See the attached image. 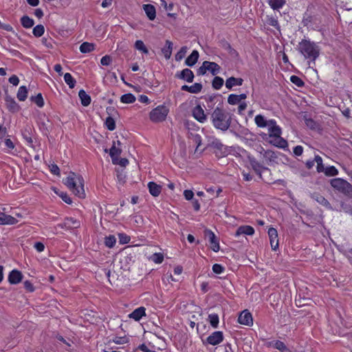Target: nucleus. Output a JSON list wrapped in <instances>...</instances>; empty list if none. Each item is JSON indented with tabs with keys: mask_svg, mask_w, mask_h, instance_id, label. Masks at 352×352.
<instances>
[{
	"mask_svg": "<svg viewBox=\"0 0 352 352\" xmlns=\"http://www.w3.org/2000/svg\"><path fill=\"white\" fill-rule=\"evenodd\" d=\"M220 70L221 67L217 63L205 60L197 69V74L198 76H203L207 71H209L213 76H216L220 72Z\"/></svg>",
	"mask_w": 352,
	"mask_h": 352,
	"instance_id": "obj_6",
	"label": "nucleus"
},
{
	"mask_svg": "<svg viewBox=\"0 0 352 352\" xmlns=\"http://www.w3.org/2000/svg\"><path fill=\"white\" fill-rule=\"evenodd\" d=\"M135 99L136 98L133 94H132L131 93H128V94H125L121 96L120 101L122 103L131 104L135 101Z\"/></svg>",
	"mask_w": 352,
	"mask_h": 352,
	"instance_id": "obj_37",
	"label": "nucleus"
},
{
	"mask_svg": "<svg viewBox=\"0 0 352 352\" xmlns=\"http://www.w3.org/2000/svg\"><path fill=\"white\" fill-rule=\"evenodd\" d=\"M219 46L228 52L231 55L236 53V50L232 47L231 45L226 39L220 41Z\"/></svg>",
	"mask_w": 352,
	"mask_h": 352,
	"instance_id": "obj_34",
	"label": "nucleus"
},
{
	"mask_svg": "<svg viewBox=\"0 0 352 352\" xmlns=\"http://www.w3.org/2000/svg\"><path fill=\"white\" fill-rule=\"evenodd\" d=\"M6 104L8 109L12 113H16L20 110V106L16 102L14 99L10 95L6 94L5 96Z\"/></svg>",
	"mask_w": 352,
	"mask_h": 352,
	"instance_id": "obj_12",
	"label": "nucleus"
},
{
	"mask_svg": "<svg viewBox=\"0 0 352 352\" xmlns=\"http://www.w3.org/2000/svg\"><path fill=\"white\" fill-rule=\"evenodd\" d=\"M64 184L78 197L84 198V179L80 175L71 172L67 177Z\"/></svg>",
	"mask_w": 352,
	"mask_h": 352,
	"instance_id": "obj_3",
	"label": "nucleus"
},
{
	"mask_svg": "<svg viewBox=\"0 0 352 352\" xmlns=\"http://www.w3.org/2000/svg\"><path fill=\"white\" fill-rule=\"evenodd\" d=\"M330 184L335 190L346 197H352V184L346 180L336 177L330 180Z\"/></svg>",
	"mask_w": 352,
	"mask_h": 352,
	"instance_id": "obj_4",
	"label": "nucleus"
},
{
	"mask_svg": "<svg viewBox=\"0 0 352 352\" xmlns=\"http://www.w3.org/2000/svg\"><path fill=\"white\" fill-rule=\"evenodd\" d=\"M122 149L116 146V142H113V145L109 151V155L112 159L113 164H116L118 160V156L121 154Z\"/></svg>",
	"mask_w": 352,
	"mask_h": 352,
	"instance_id": "obj_22",
	"label": "nucleus"
},
{
	"mask_svg": "<svg viewBox=\"0 0 352 352\" xmlns=\"http://www.w3.org/2000/svg\"><path fill=\"white\" fill-rule=\"evenodd\" d=\"M113 342L118 344H125L128 342V338L126 336H116L113 339Z\"/></svg>",
	"mask_w": 352,
	"mask_h": 352,
	"instance_id": "obj_60",
	"label": "nucleus"
},
{
	"mask_svg": "<svg viewBox=\"0 0 352 352\" xmlns=\"http://www.w3.org/2000/svg\"><path fill=\"white\" fill-rule=\"evenodd\" d=\"M21 23L22 26L25 28H30L34 25V20L27 15L21 17Z\"/></svg>",
	"mask_w": 352,
	"mask_h": 352,
	"instance_id": "obj_35",
	"label": "nucleus"
},
{
	"mask_svg": "<svg viewBox=\"0 0 352 352\" xmlns=\"http://www.w3.org/2000/svg\"><path fill=\"white\" fill-rule=\"evenodd\" d=\"M210 120L214 127L222 131H226L232 123L231 115L219 106L210 114Z\"/></svg>",
	"mask_w": 352,
	"mask_h": 352,
	"instance_id": "obj_1",
	"label": "nucleus"
},
{
	"mask_svg": "<svg viewBox=\"0 0 352 352\" xmlns=\"http://www.w3.org/2000/svg\"><path fill=\"white\" fill-rule=\"evenodd\" d=\"M208 320L210 325L214 328H217L219 325V316L217 314H210Z\"/></svg>",
	"mask_w": 352,
	"mask_h": 352,
	"instance_id": "obj_44",
	"label": "nucleus"
},
{
	"mask_svg": "<svg viewBox=\"0 0 352 352\" xmlns=\"http://www.w3.org/2000/svg\"><path fill=\"white\" fill-rule=\"evenodd\" d=\"M315 162L317 164L316 169L318 173H322L324 170V166L322 163V159L319 155H316L315 157Z\"/></svg>",
	"mask_w": 352,
	"mask_h": 352,
	"instance_id": "obj_50",
	"label": "nucleus"
},
{
	"mask_svg": "<svg viewBox=\"0 0 352 352\" xmlns=\"http://www.w3.org/2000/svg\"><path fill=\"white\" fill-rule=\"evenodd\" d=\"M175 78L183 80L187 82H192L194 80L195 75L192 70L188 68L184 69L181 72L175 74Z\"/></svg>",
	"mask_w": 352,
	"mask_h": 352,
	"instance_id": "obj_9",
	"label": "nucleus"
},
{
	"mask_svg": "<svg viewBox=\"0 0 352 352\" xmlns=\"http://www.w3.org/2000/svg\"><path fill=\"white\" fill-rule=\"evenodd\" d=\"M169 109L164 105L157 106L149 113V118L153 122H161L166 120Z\"/></svg>",
	"mask_w": 352,
	"mask_h": 352,
	"instance_id": "obj_5",
	"label": "nucleus"
},
{
	"mask_svg": "<svg viewBox=\"0 0 352 352\" xmlns=\"http://www.w3.org/2000/svg\"><path fill=\"white\" fill-rule=\"evenodd\" d=\"M30 100L34 102L40 108L44 106V100L41 93L38 94L35 96H31Z\"/></svg>",
	"mask_w": 352,
	"mask_h": 352,
	"instance_id": "obj_40",
	"label": "nucleus"
},
{
	"mask_svg": "<svg viewBox=\"0 0 352 352\" xmlns=\"http://www.w3.org/2000/svg\"><path fill=\"white\" fill-rule=\"evenodd\" d=\"M111 57L109 55H105L101 58L100 63L104 66H108L111 64Z\"/></svg>",
	"mask_w": 352,
	"mask_h": 352,
	"instance_id": "obj_63",
	"label": "nucleus"
},
{
	"mask_svg": "<svg viewBox=\"0 0 352 352\" xmlns=\"http://www.w3.org/2000/svg\"><path fill=\"white\" fill-rule=\"evenodd\" d=\"M119 242L121 244H126L130 241V236L124 233H120L118 234Z\"/></svg>",
	"mask_w": 352,
	"mask_h": 352,
	"instance_id": "obj_58",
	"label": "nucleus"
},
{
	"mask_svg": "<svg viewBox=\"0 0 352 352\" xmlns=\"http://www.w3.org/2000/svg\"><path fill=\"white\" fill-rule=\"evenodd\" d=\"M254 233V229L250 226H241L236 231L235 236H239L241 234L252 235Z\"/></svg>",
	"mask_w": 352,
	"mask_h": 352,
	"instance_id": "obj_23",
	"label": "nucleus"
},
{
	"mask_svg": "<svg viewBox=\"0 0 352 352\" xmlns=\"http://www.w3.org/2000/svg\"><path fill=\"white\" fill-rule=\"evenodd\" d=\"M146 309L144 307H140L135 309L132 313L129 315L130 318L134 319L135 321H139L142 316L146 315Z\"/></svg>",
	"mask_w": 352,
	"mask_h": 352,
	"instance_id": "obj_24",
	"label": "nucleus"
},
{
	"mask_svg": "<svg viewBox=\"0 0 352 352\" xmlns=\"http://www.w3.org/2000/svg\"><path fill=\"white\" fill-rule=\"evenodd\" d=\"M326 176L331 177V176H336L338 174V169L333 166H329L324 168V170L323 171Z\"/></svg>",
	"mask_w": 352,
	"mask_h": 352,
	"instance_id": "obj_46",
	"label": "nucleus"
},
{
	"mask_svg": "<svg viewBox=\"0 0 352 352\" xmlns=\"http://www.w3.org/2000/svg\"><path fill=\"white\" fill-rule=\"evenodd\" d=\"M67 220H71L69 221V223H71V230L74 228H78L80 227V221H77L76 219L72 218V217H67Z\"/></svg>",
	"mask_w": 352,
	"mask_h": 352,
	"instance_id": "obj_61",
	"label": "nucleus"
},
{
	"mask_svg": "<svg viewBox=\"0 0 352 352\" xmlns=\"http://www.w3.org/2000/svg\"><path fill=\"white\" fill-rule=\"evenodd\" d=\"M173 50V43L169 41H166V46L162 49V52L164 54L166 59H169L172 54Z\"/></svg>",
	"mask_w": 352,
	"mask_h": 352,
	"instance_id": "obj_31",
	"label": "nucleus"
},
{
	"mask_svg": "<svg viewBox=\"0 0 352 352\" xmlns=\"http://www.w3.org/2000/svg\"><path fill=\"white\" fill-rule=\"evenodd\" d=\"M243 82V79L241 78L230 77L226 80V87L228 89H232L234 86H241Z\"/></svg>",
	"mask_w": 352,
	"mask_h": 352,
	"instance_id": "obj_20",
	"label": "nucleus"
},
{
	"mask_svg": "<svg viewBox=\"0 0 352 352\" xmlns=\"http://www.w3.org/2000/svg\"><path fill=\"white\" fill-rule=\"evenodd\" d=\"M135 49L141 51L142 53H144L145 54H148V50L147 47L145 46L144 42L141 40H138L135 41Z\"/></svg>",
	"mask_w": 352,
	"mask_h": 352,
	"instance_id": "obj_43",
	"label": "nucleus"
},
{
	"mask_svg": "<svg viewBox=\"0 0 352 352\" xmlns=\"http://www.w3.org/2000/svg\"><path fill=\"white\" fill-rule=\"evenodd\" d=\"M208 146L214 149V153L218 157H223L228 154V147L217 138H214Z\"/></svg>",
	"mask_w": 352,
	"mask_h": 352,
	"instance_id": "obj_7",
	"label": "nucleus"
},
{
	"mask_svg": "<svg viewBox=\"0 0 352 352\" xmlns=\"http://www.w3.org/2000/svg\"><path fill=\"white\" fill-rule=\"evenodd\" d=\"M16 97L20 101H25L28 97V89L25 86H21L16 94Z\"/></svg>",
	"mask_w": 352,
	"mask_h": 352,
	"instance_id": "obj_33",
	"label": "nucleus"
},
{
	"mask_svg": "<svg viewBox=\"0 0 352 352\" xmlns=\"http://www.w3.org/2000/svg\"><path fill=\"white\" fill-rule=\"evenodd\" d=\"M78 96L80 99L81 104L84 107H87L91 103V97L83 89H80L78 92Z\"/></svg>",
	"mask_w": 352,
	"mask_h": 352,
	"instance_id": "obj_29",
	"label": "nucleus"
},
{
	"mask_svg": "<svg viewBox=\"0 0 352 352\" xmlns=\"http://www.w3.org/2000/svg\"><path fill=\"white\" fill-rule=\"evenodd\" d=\"M250 165L252 166L253 170L261 176V173L263 169H267L265 167H263L255 158L249 157Z\"/></svg>",
	"mask_w": 352,
	"mask_h": 352,
	"instance_id": "obj_28",
	"label": "nucleus"
},
{
	"mask_svg": "<svg viewBox=\"0 0 352 352\" xmlns=\"http://www.w3.org/2000/svg\"><path fill=\"white\" fill-rule=\"evenodd\" d=\"M205 238L208 239L212 250L217 252L219 250V243L214 234V233L210 230L206 229L204 231Z\"/></svg>",
	"mask_w": 352,
	"mask_h": 352,
	"instance_id": "obj_8",
	"label": "nucleus"
},
{
	"mask_svg": "<svg viewBox=\"0 0 352 352\" xmlns=\"http://www.w3.org/2000/svg\"><path fill=\"white\" fill-rule=\"evenodd\" d=\"M254 121L256 126L260 128L268 126L270 124V120H267L261 114L256 116Z\"/></svg>",
	"mask_w": 352,
	"mask_h": 352,
	"instance_id": "obj_30",
	"label": "nucleus"
},
{
	"mask_svg": "<svg viewBox=\"0 0 352 352\" xmlns=\"http://www.w3.org/2000/svg\"><path fill=\"white\" fill-rule=\"evenodd\" d=\"M22 273L17 270H12L8 275V281L12 285L19 283L22 280Z\"/></svg>",
	"mask_w": 352,
	"mask_h": 352,
	"instance_id": "obj_16",
	"label": "nucleus"
},
{
	"mask_svg": "<svg viewBox=\"0 0 352 352\" xmlns=\"http://www.w3.org/2000/svg\"><path fill=\"white\" fill-rule=\"evenodd\" d=\"M305 122L307 126L311 129H316L318 126V123L315 122L312 118H305Z\"/></svg>",
	"mask_w": 352,
	"mask_h": 352,
	"instance_id": "obj_57",
	"label": "nucleus"
},
{
	"mask_svg": "<svg viewBox=\"0 0 352 352\" xmlns=\"http://www.w3.org/2000/svg\"><path fill=\"white\" fill-rule=\"evenodd\" d=\"M50 171L52 174L57 175V176L60 175V169L56 164H52L50 166Z\"/></svg>",
	"mask_w": 352,
	"mask_h": 352,
	"instance_id": "obj_64",
	"label": "nucleus"
},
{
	"mask_svg": "<svg viewBox=\"0 0 352 352\" xmlns=\"http://www.w3.org/2000/svg\"><path fill=\"white\" fill-rule=\"evenodd\" d=\"M267 23L270 25L274 27L276 30H280V25L278 24V20L274 16H267Z\"/></svg>",
	"mask_w": 352,
	"mask_h": 352,
	"instance_id": "obj_52",
	"label": "nucleus"
},
{
	"mask_svg": "<svg viewBox=\"0 0 352 352\" xmlns=\"http://www.w3.org/2000/svg\"><path fill=\"white\" fill-rule=\"evenodd\" d=\"M290 80L292 83L298 87H302L305 85L304 81L297 76L293 75L290 77Z\"/></svg>",
	"mask_w": 352,
	"mask_h": 352,
	"instance_id": "obj_53",
	"label": "nucleus"
},
{
	"mask_svg": "<svg viewBox=\"0 0 352 352\" xmlns=\"http://www.w3.org/2000/svg\"><path fill=\"white\" fill-rule=\"evenodd\" d=\"M285 3V0H269V5L273 10L281 8Z\"/></svg>",
	"mask_w": 352,
	"mask_h": 352,
	"instance_id": "obj_39",
	"label": "nucleus"
},
{
	"mask_svg": "<svg viewBox=\"0 0 352 352\" xmlns=\"http://www.w3.org/2000/svg\"><path fill=\"white\" fill-rule=\"evenodd\" d=\"M149 192L154 197H157L162 191V186L154 182H150L148 184Z\"/></svg>",
	"mask_w": 352,
	"mask_h": 352,
	"instance_id": "obj_27",
	"label": "nucleus"
},
{
	"mask_svg": "<svg viewBox=\"0 0 352 352\" xmlns=\"http://www.w3.org/2000/svg\"><path fill=\"white\" fill-rule=\"evenodd\" d=\"M64 80L69 88L72 89L75 87L76 81L69 73L64 75Z\"/></svg>",
	"mask_w": 352,
	"mask_h": 352,
	"instance_id": "obj_41",
	"label": "nucleus"
},
{
	"mask_svg": "<svg viewBox=\"0 0 352 352\" xmlns=\"http://www.w3.org/2000/svg\"><path fill=\"white\" fill-rule=\"evenodd\" d=\"M95 45L91 43L84 42L80 46V51L82 54H86L94 51Z\"/></svg>",
	"mask_w": 352,
	"mask_h": 352,
	"instance_id": "obj_32",
	"label": "nucleus"
},
{
	"mask_svg": "<svg viewBox=\"0 0 352 352\" xmlns=\"http://www.w3.org/2000/svg\"><path fill=\"white\" fill-rule=\"evenodd\" d=\"M199 56V52L197 50H193L192 53L186 58L185 64L189 67L194 66L197 63Z\"/></svg>",
	"mask_w": 352,
	"mask_h": 352,
	"instance_id": "obj_25",
	"label": "nucleus"
},
{
	"mask_svg": "<svg viewBox=\"0 0 352 352\" xmlns=\"http://www.w3.org/2000/svg\"><path fill=\"white\" fill-rule=\"evenodd\" d=\"M224 80L221 77L215 76L212 81V87L214 89L219 90L223 85Z\"/></svg>",
	"mask_w": 352,
	"mask_h": 352,
	"instance_id": "obj_38",
	"label": "nucleus"
},
{
	"mask_svg": "<svg viewBox=\"0 0 352 352\" xmlns=\"http://www.w3.org/2000/svg\"><path fill=\"white\" fill-rule=\"evenodd\" d=\"M281 135H278L277 137L272 138L270 140H269V143L280 148H285L288 146V143L287 140L283 138Z\"/></svg>",
	"mask_w": 352,
	"mask_h": 352,
	"instance_id": "obj_18",
	"label": "nucleus"
},
{
	"mask_svg": "<svg viewBox=\"0 0 352 352\" xmlns=\"http://www.w3.org/2000/svg\"><path fill=\"white\" fill-rule=\"evenodd\" d=\"M0 216V225H14L18 222L16 219L4 212H2Z\"/></svg>",
	"mask_w": 352,
	"mask_h": 352,
	"instance_id": "obj_21",
	"label": "nucleus"
},
{
	"mask_svg": "<svg viewBox=\"0 0 352 352\" xmlns=\"http://www.w3.org/2000/svg\"><path fill=\"white\" fill-rule=\"evenodd\" d=\"M238 322L244 325L251 326L253 324V319L250 312L248 310L243 311L239 316Z\"/></svg>",
	"mask_w": 352,
	"mask_h": 352,
	"instance_id": "obj_10",
	"label": "nucleus"
},
{
	"mask_svg": "<svg viewBox=\"0 0 352 352\" xmlns=\"http://www.w3.org/2000/svg\"><path fill=\"white\" fill-rule=\"evenodd\" d=\"M151 259L155 263H162L164 261V255L162 253H155L151 256Z\"/></svg>",
	"mask_w": 352,
	"mask_h": 352,
	"instance_id": "obj_54",
	"label": "nucleus"
},
{
	"mask_svg": "<svg viewBox=\"0 0 352 352\" xmlns=\"http://www.w3.org/2000/svg\"><path fill=\"white\" fill-rule=\"evenodd\" d=\"M298 51L303 55L305 59H309V65L315 64L316 60L320 55V49L314 42L307 39H302L298 45Z\"/></svg>",
	"mask_w": 352,
	"mask_h": 352,
	"instance_id": "obj_2",
	"label": "nucleus"
},
{
	"mask_svg": "<svg viewBox=\"0 0 352 352\" xmlns=\"http://www.w3.org/2000/svg\"><path fill=\"white\" fill-rule=\"evenodd\" d=\"M311 197L316 201L320 205L324 206L327 209L333 210L331 205L328 201L327 199H325L322 195H321L318 192H314L311 194Z\"/></svg>",
	"mask_w": 352,
	"mask_h": 352,
	"instance_id": "obj_17",
	"label": "nucleus"
},
{
	"mask_svg": "<svg viewBox=\"0 0 352 352\" xmlns=\"http://www.w3.org/2000/svg\"><path fill=\"white\" fill-rule=\"evenodd\" d=\"M224 267L220 264L215 263L212 266V271L214 273L217 274H221L224 271Z\"/></svg>",
	"mask_w": 352,
	"mask_h": 352,
	"instance_id": "obj_62",
	"label": "nucleus"
},
{
	"mask_svg": "<svg viewBox=\"0 0 352 352\" xmlns=\"http://www.w3.org/2000/svg\"><path fill=\"white\" fill-rule=\"evenodd\" d=\"M273 346L274 348L279 350L281 352H287L289 351L288 348L286 346L285 343L280 340H276L274 343Z\"/></svg>",
	"mask_w": 352,
	"mask_h": 352,
	"instance_id": "obj_45",
	"label": "nucleus"
},
{
	"mask_svg": "<svg viewBox=\"0 0 352 352\" xmlns=\"http://www.w3.org/2000/svg\"><path fill=\"white\" fill-rule=\"evenodd\" d=\"M190 93L198 94L201 91L203 86L201 83L195 82L192 85L190 86Z\"/></svg>",
	"mask_w": 352,
	"mask_h": 352,
	"instance_id": "obj_56",
	"label": "nucleus"
},
{
	"mask_svg": "<svg viewBox=\"0 0 352 352\" xmlns=\"http://www.w3.org/2000/svg\"><path fill=\"white\" fill-rule=\"evenodd\" d=\"M105 126L109 131H113L116 129V122L111 116H109L106 118Z\"/></svg>",
	"mask_w": 352,
	"mask_h": 352,
	"instance_id": "obj_48",
	"label": "nucleus"
},
{
	"mask_svg": "<svg viewBox=\"0 0 352 352\" xmlns=\"http://www.w3.org/2000/svg\"><path fill=\"white\" fill-rule=\"evenodd\" d=\"M192 116L198 122L201 123H204L207 120V116L199 104L193 108Z\"/></svg>",
	"mask_w": 352,
	"mask_h": 352,
	"instance_id": "obj_13",
	"label": "nucleus"
},
{
	"mask_svg": "<svg viewBox=\"0 0 352 352\" xmlns=\"http://www.w3.org/2000/svg\"><path fill=\"white\" fill-rule=\"evenodd\" d=\"M143 10L150 21H153L156 17V9L152 4H144Z\"/></svg>",
	"mask_w": 352,
	"mask_h": 352,
	"instance_id": "obj_19",
	"label": "nucleus"
},
{
	"mask_svg": "<svg viewBox=\"0 0 352 352\" xmlns=\"http://www.w3.org/2000/svg\"><path fill=\"white\" fill-rule=\"evenodd\" d=\"M54 192L56 195H58L60 197L62 198L63 201H65L67 204H71L72 203V199L69 197V195L64 192L60 191L54 188Z\"/></svg>",
	"mask_w": 352,
	"mask_h": 352,
	"instance_id": "obj_42",
	"label": "nucleus"
},
{
	"mask_svg": "<svg viewBox=\"0 0 352 352\" xmlns=\"http://www.w3.org/2000/svg\"><path fill=\"white\" fill-rule=\"evenodd\" d=\"M187 50L188 47L186 46L182 47L179 51L175 54V60L180 61L181 60H182L184 58L187 52Z\"/></svg>",
	"mask_w": 352,
	"mask_h": 352,
	"instance_id": "obj_49",
	"label": "nucleus"
},
{
	"mask_svg": "<svg viewBox=\"0 0 352 352\" xmlns=\"http://www.w3.org/2000/svg\"><path fill=\"white\" fill-rule=\"evenodd\" d=\"M268 235L270 237L272 249L273 250H276V249L278 248V232L276 229L270 228L268 230Z\"/></svg>",
	"mask_w": 352,
	"mask_h": 352,
	"instance_id": "obj_15",
	"label": "nucleus"
},
{
	"mask_svg": "<svg viewBox=\"0 0 352 352\" xmlns=\"http://www.w3.org/2000/svg\"><path fill=\"white\" fill-rule=\"evenodd\" d=\"M269 136L270 138L277 137L281 135V128L276 124L275 120H270V124L268 126Z\"/></svg>",
	"mask_w": 352,
	"mask_h": 352,
	"instance_id": "obj_14",
	"label": "nucleus"
},
{
	"mask_svg": "<svg viewBox=\"0 0 352 352\" xmlns=\"http://www.w3.org/2000/svg\"><path fill=\"white\" fill-rule=\"evenodd\" d=\"M317 19L316 16H312L307 12H305L303 16L302 23L305 27L309 28L312 24L316 23Z\"/></svg>",
	"mask_w": 352,
	"mask_h": 352,
	"instance_id": "obj_26",
	"label": "nucleus"
},
{
	"mask_svg": "<svg viewBox=\"0 0 352 352\" xmlns=\"http://www.w3.org/2000/svg\"><path fill=\"white\" fill-rule=\"evenodd\" d=\"M45 32V28L43 25H37L33 28V34L36 37H40Z\"/></svg>",
	"mask_w": 352,
	"mask_h": 352,
	"instance_id": "obj_47",
	"label": "nucleus"
},
{
	"mask_svg": "<svg viewBox=\"0 0 352 352\" xmlns=\"http://www.w3.org/2000/svg\"><path fill=\"white\" fill-rule=\"evenodd\" d=\"M116 242V239L113 235H109L104 239V244L108 248H113Z\"/></svg>",
	"mask_w": 352,
	"mask_h": 352,
	"instance_id": "obj_51",
	"label": "nucleus"
},
{
	"mask_svg": "<svg viewBox=\"0 0 352 352\" xmlns=\"http://www.w3.org/2000/svg\"><path fill=\"white\" fill-rule=\"evenodd\" d=\"M228 102L232 105H235L240 103L238 95L234 94H230L228 98Z\"/></svg>",
	"mask_w": 352,
	"mask_h": 352,
	"instance_id": "obj_55",
	"label": "nucleus"
},
{
	"mask_svg": "<svg viewBox=\"0 0 352 352\" xmlns=\"http://www.w3.org/2000/svg\"><path fill=\"white\" fill-rule=\"evenodd\" d=\"M263 157L270 162H274L277 159V155L274 151L267 150L263 153Z\"/></svg>",
	"mask_w": 352,
	"mask_h": 352,
	"instance_id": "obj_36",
	"label": "nucleus"
},
{
	"mask_svg": "<svg viewBox=\"0 0 352 352\" xmlns=\"http://www.w3.org/2000/svg\"><path fill=\"white\" fill-rule=\"evenodd\" d=\"M223 340V334L222 331H214L210 335L207 339L206 342L211 345H217Z\"/></svg>",
	"mask_w": 352,
	"mask_h": 352,
	"instance_id": "obj_11",
	"label": "nucleus"
},
{
	"mask_svg": "<svg viewBox=\"0 0 352 352\" xmlns=\"http://www.w3.org/2000/svg\"><path fill=\"white\" fill-rule=\"evenodd\" d=\"M342 210L351 215H352V206L349 204H346L345 202H342L341 204Z\"/></svg>",
	"mask_w": 352,
	"mask_h": 352,
	"instance_id": "obj_59",
	"label": "nucleus"
}]
</instances>
